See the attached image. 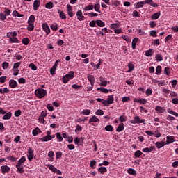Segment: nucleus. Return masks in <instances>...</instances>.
I'll use <instances>...</instances> for the list:
<instances>
[{"instance_id":"36","label":"nucleus","mask_w":178,"mask_h":178,"mask_svg":"<svg viewBox=\"0 0 178 178\" xmlns=\"http://www.w3.org/2000/svg\"><path fill=\"white\" fill-rule=\"evenodd\" d=\"M128 68L129 70L127 71V73H130V72H133V70H134V65H133V63L129 62L128 63Z\"/></svg>"},{"instance_id":"28","label":"nucleus","mask_w":178,"mask_h":178,"mask_svg":"<svg viewBox=\"0 0 178 178\" xmlns=\"http://www.w3.org/2000/svg\"><path fill=\"white\" fill-rule=\"evenodd\" d=\"M98 172L101 173V175H104V173H106L108 172V169L106 167H100L98 168Z\"/></svg>"},{"instance_id":"59","label":"nucleus","mask_w":178,"mask_h":178,"mask_svg":"<svg viewBox=\"0 0 178 178\" xmlns=\"http://www.w3.org/2000/svg\"><path fill=\"white\" fill-rule=\"evenodd\" d=\"M154 137H156V138H159V137H161V136H162V135L161 134V133H159V131H158V130L154 131Z\"/></svg>"},{"instance_id":"29","label":"nucleus","mask_w":178,"mask_h":178,"mask_svg":"<svg viewBox=\"0 0 178 178\" xmlns=\"http://www.w3.org/2000/svg\"><path fill=\"white\" fill-rule=\"evenodd\" d=\"M65 76L67 77L68 79L72 80V79L74 78V72L73 71L69 72V73L67 74Z\"/></svg>"},{"instance_id":"51","label":"nucleus","mask_w":178,"mask_h":178,"mask_svg":"<svg viewBox=\"0 0 178 178\" xmlns=\"http://www.w3.org/2000/svg\"><path fill=\"white\" fill-rule=\"evenodd\" d=\"M29 26H27L28 31H33L34 30V24H28Z\"/></svg>"},{"instance_id":"31","label":"nucleus","mask_w":178,"mask_h":178,"mask_svg":"<svg viewBox=\"0 0 178 178\" xmlns=\"http://www.w3.org/2000/svg\"><path fill=\"white\" fill-rule=\"evenodd\" d=\"M34 22H35V17L32 15L28 19V24H34Z\"/></svg>"},{"instance_id":"56","label":"nucleus","mask_w":178,"mask_h":178,"mask_svg":"<svg viewBox=\"0 0 178 178\" xmlns=\"http://www.w3.org/2000/svg\"><path fill=\"white\" fill-rule=\"evenodd\" d=\"M2 67L4 70H6V69H8V67H9V63L8 62H3L2 63Z\"/></svg>"},{"instance_id":"12","label":"nucleus","mask_w":178,"mask_h":178,"mask_svg":"<svg viewBox=\"0 0 178 178\" xmlns=\"http://www.w3.org/2000/svg\"><path fill=\"white\" fill-rule=\"evenodd\" d=\"M41 5V2L39 0H35L33 2V10L37 11Z\"/></svg>"},{"instance_id":"14","label":"nucleus","mask_w":178,"mask_h":178,"mask_svg":"<svg viewBox=\"0 0 178 178\" xmlns=\"http://www.w3.org/2000/svg\"><path fill=\"white\" fill-rule=\"evenodd\" d=\"M42 29L47 35L49 34V33H51V29L47 24H42Z\"/></svg>"},{"instance_id":"23","label":"nucleus","mask_w":178,"mask_h":178,"mask_svg":"<svg viewBox=\"0 0 178 178\" xmlns=\"http://www.w3.org/2000/svg\"><path fill=\"white\" fill-rule=\"evenodd\" d=\"M144 1H139V2H137L134 4V8L135 9H138L140 8H143V6H144Z\"/></svg>"},{"instance_id":"34","label":"nucleus","mask_w":178,"mask_h":178,"mask_svg":"<svg viewBox=\"0 0 178 178\" xmlns=\"http://www.w3.org/2000/svg\"><path fill=\"white\" fill-rule=\"evenodd\" d=\"M40 141H42V143H46L47 141H51V137L49 136H46L43 138H40Z\"/></svg>"},{"instance_id":"19","label":"nucleus","mask_w":178,"mask_h":178,"mask_svg":"<svg viewBox=\"0 0 178 178\" xmlns=\"http://www.w3.org/2000/svg\"><path fill=\"white\" fill-rule=\"evenodd\" d=\"M10 44H19V39L16 37H11L9 38L8 40Z\"/></svg>"},{"instance_id":"20","label":"nucleus","mask_w":178,"mask_h":178,"mask_svg":"<svg viewBox=\"0 0 178 178\" xmlns=\"http://www.w3.org/2000/svg\"><path fill=\"white\" fill-rule=\"evenodd\" d=\"M167 140H166V144L169 145V144H172V143H175V138L172 136H168L166 137Z\"/></svg>"},{"instance_id":"8","label":"nucleus","mask_w":178,"mask_h":178,"mask_svg":"<svg viewBox=\"0 0 178 178\" xmlns=\"http://www.w3.org/2000/svg\"><path fill=\"white\" fill-rule=\"evenodd\" d=\"M143 3L145 5H150V6H152L153 8H157L158 4L154 3L152 0H145L143 1Z\"/></svg>"},{"instance_id":"40","label":"nucleus","mask_w":178,"mask_h":178,"mask_svg":"<svg viewBox=\"0 0 178 178\" xmlns=\"http://www.w3.org/2000/svg\"><path fill=\"white\" fill-rule=\"evenodd\" d=\"M104 130H106V131H110L112 133V131H113V127L111 124H108L104 127Z\"/></svg>"},{"instance_id":"53","label":"nucleus","mask_w":178,"mask_h":178,"mask_svg":"<svg viewBox=\"0 0 178 178\" xmlns=\"http://www.w3.org/2000/svg\"><path fill=\"white\" fill-rule=\"evenodd\" d=\"M82 130H83V128H81V126H80V125H79V124H77V125L76 126L75 133H76V134H79V131H81Z\"/></svg>"},{"instance_id":"16","label":"nucleus","mask_w":178,"mask_h":178,"mask_svg":"<svg viewBox=\"0 0 178 178\" xmlns=\"http://www.w3.org/2000/svg\"><path fill=\"white\" fill-rule=\"evenodd\" d=\"M83 142L84 139L83 138H75L74 139V144H76V145H81Z\"/></svg>"},{"instance_id":"61","label":"nucleus","mask_w":178,"mask_h":178,"mask_svg":"<svg viewBox=\"0 0 178 178\" xmlns=\"http://www.w3.org/2000/svg\"><path fill=\"white\" fill-rule=\"evenodd\" d=\"M163 92L164 93L165 97L168 96V94H169V92L170 91L169 89L168 88H163L162 89Z\"/></svg>"},{"instance_id":"50","label":"nucleus","mask_w":178,"mask_h":178,"mask_svg":"<svg viewBox=\"0 0 178 178\" xmlns=\"http://www.w3.org/2000/svg\"><path fill=\"white\" fill-rule=\"evenodd\" d=\"M156 74H161L162 73V67L161 65L156 67Z\"/></svg>"},{"instance_id":"55","label":"nucleus","mask_w":178,"mask_h":178,"mask_svg":"<svg viewBox=\"0 0 178 178\" xmlns=\"http://www.w3.org/2000/svg\"><path fill=\"white\" fill-rule=\"evenodd\" d=\"M7 159H8V161H11V162H16V161H17V158L13 156H8Z\"/></svg>"},{"instance_id":"9","label":"nucleus","mask_w":178,"mask_h":178,"mask_svg":"<svg viewBox=\"0 0 178 178\" xmlns=\"http://www.w3.org/2000/svg\"><path fill=\"white\" fill-rule=\"evenodd\" d=\"M1 170L3 175H5V173H9L10 172V168L8 165H3L1 167Z\"/></svg>"},{"instance_id":"25","label":"nucleus","mask_w":178,"mask_h":178,"mask_svg":"<svg viewBox=\"0 0 178 178\" xmlns=\"http://www.w3.org/2000/svg\"><path fill=\"white\" fill-rule=\"evenodd\" d=\"M124 130V124L121 123L118 125V127L116 129V131L118 133H120V131H123Z\"/></svg>"},{"instance_id":"1","label":"nucleus","mask_w":178,"mask_h":178,"mask_svg":"<svg viewBox=\"0 0 178 178\" xmlns=\"http://www.w3.org/2000/svg\"><path fill=\"white\" fill-rule=\"evenodd\" d=\"M47 93H48V91H47V90L43 88H37L35 90V97H37V98H39V99H41L47 97Z\"/></svg>"},{"instance_id":"35","label":"nucleus","mask_w":178,"mask_h":178,"mask_svg":"<svg viewBox=\"0 0 178 178\" xmlns=\"http://www.w3.org/2000/svg\"><path fill=\"white\" fill-rule=\"evenodd\" d=\"M97 91H101V92H104V94H108L109 92V90L102 87L97 88Z\"/></svg>"},{"instance_id":"26","label":"nucleus","mask_w":178,"mask_h":178,"mask_svg":"<svg viewBox=\"0 0 178 178\" xmlns=\"http://www.w3.org/2000/svg\"><path fill=\"white\" fill-rule=\"evenodd\" d=\"M26 162V156H22L19 160L17 161V165L22 166V163H24Z\"/></svg>"},{"instance_id":"10","label":"nucleus","mask_w":178,"mask_h":178,"mask_svg":"<svg viewBox=\"0 0 178 178\" xmlns=\"http://www.w3.org/2000/svg\"><path fill=\"white\" fill-rule=\"evenodd\" d=\"M152 82L154 83V84L159 85V87L166 86V83H165V80L158 81L156 79H153Z\"/></svg>"},{"instance_id":"5","label":"nucleus","mask_w":178,"mask_h":178,"mask_svg":"<svg viewBox=\"0 0 178 178\" xmlns=\"http://www.w3.org/2000/svg\"><path fill=\"white\" fill-rule=\"evenodd\" d=\"M155 111L157 113H165V112H166V108L161 106H156L155 107Z\"/></svg>"},{"instance_id":"63","label":"nucleus","mask_w":178,"mask_h":178,"mask_svg":"<svg viewBox=\"0 0 178 178\" xmlns=\"http://www.w3.org/2000/svg\"><path fill=\"white\" fill-rule=\"evenodd\" d=\"M132 16L133 17H140V13L137 10H134L133 11Z\"/></svg>"},{"instance_id":"27","label":"nucleus","mask_w":178,"mask_h":178,"mask_svg":"<svg viewBox=\"0 0 178 178\" xmlns=\"http://www.w3.org/2000/svg\"><path fill=\"white\" fill-rule=\"evenodd\" d=\"M40 133H41V129H40V128H38V127H36L35 129H33L32 131V134L34 136H38V134H40Z\"/></svg>"},{"instance_id":"47","label":"nucleus","mask_w":178,"mask_h":178,"mask_svg":"<svg viewBox=\"0 0 178 178\" xmlns=\"http://www.w3.org/2000/svg\"><path fill=\"white\" fill-rule=\"evenodd\" d=\"M143 155V152L140 150H137L134 152L135 158H140Z\"/></svg>"},{"instance_id":"39","label":"nucleus","mask_w":178,"mask_h":178,"mask_svg":"<svg viewBox=\"0 0 178 178\" xmlns=\"http://www.w3.org/2000/svg\"><path fill=\"white\" fill-rule=\"evenodd\" d=\"M154 55V49H149L145 51V56H152Z\"/></svg>"},{"instance_id":"60","label":"nucleus","mask_w":178,"mask_h":178,"mask_svg":"<svg viewBox=\"0 0 178 178\" xmlns=\"http://www.w3.org/2000/svg\"><path fill=\"white\" fill-rule=\"evenodd\" d=\"M0 20H6V15L3 13H0Z\"/></svg>"},{"instance_id":"57","label":"nucleus","mask_w":178,"mask_h":178,"mask_svg":"<svg viewBox=\"0 0 178 178\" xmlns=\"http://www.w3.org/2000/svg\"><path fill=\"white\" fill-rule=\"evenodd\" d=\"M140 112H141V113H148V110L143 106H140Z\"/></svg>"},{"instance_id":"38","label":"nucleus","mask_w":178,"mask_h":178,"mask_svg":"<svg viewBox=\"0 0 178 178\" xmlns=\"http://www.w3.org/2000/svg\"><path fill=\"white\" fill-rule=\"evenodd\" d=\"M96 24L99 27H105V22H104L102 20H96Z\"/></svg>"},{"instance_id":"2","label":"nucleus","mask_w":178,"mask_h":178,"mask_svg":"<svg viewBox=\"0 0 178 178\" xmlns=\"http://www.w3.org/2000/svg\"><path fill=\"white\" fill-rule=\"evenodd\" d=\"M130 123L131 124H140L141 123H144V124H145V120L141 119L140 116L136 115L134 118V120H130Z\"/></svg>"},{"instance_id":"22","label":"nucleus","mask_w":178,"mask_h":178,"mask_svg":"<svg viewBox=\"0 0 178 178\" xmlns=\"http://www.w3.org/2000/svg\"><path fill=\"white\" fill-rule=\"evenodd\" d=\"M160 16H161V12H157V13H154L151 16V19H152V20H158V19H159Z\"/></svg>"},{"instance_id":"6","label":"nucleus","mask_w":178,"mask_h":178,"mask_svg":"<svg viewBox=\"0 0 178 178\" xmlns=\"http://www.w3.org/2000/svg\"><path fill=\"white\" fill-rule=\"evenodd\" d=\"M67 13L68 16H70V17H73L74 16L73 8L70 4L67 5Z\"/></svg>"},{"instance_id":"21","label":"nucleus","mask_w":178,"mask_h":178,"mask_svg":"<svg viewBox=\"0 0 178 178\" xmlns=\"http://www.w3.org/2000/svg\"><path fill=\"white\" fill-rule=\"evenodd\" d=\"M155 150V146H151L150 147H145L142 149L143 152H152Z\"/></svg>"},{"instance_id":"64","label":"nucleus","mask_w":178,"mask_h":178,"mask_svg":"<svg viewBox=\"0 0 178 178\" xmlns=\"http://www.w3.org/2000/svg\"><path fill=\"white\" fill-rule=\"evenodd\" d=\"M147 102V101L145 99H139V104H141L142 105H145Z\"/></svg>"},{"instance_id":"32","label":"nucleus","mask_w":178,"mask_h":178,"mask_svg":"<svg viewBox=\"0 0 178 178\" xmlns=\"http://www.w3.org/2000/svg\"><path fill=\"white\" fill-rule=\"evenodd\" d=\"M12 118V113L8 112L6 114H4V116L3 117V120H9Z\"/></svg>"},{"instance_id":"11","label":"nucleus","mask_w":178,"mask_h":178,"mask_svg":"<svg viewBox=\"0 0 178 178\" xmlns=\"http://www.w3.org/2000/svg\"><path fill=\"white\" fill-rule=\"evenodd\" d=\"M88 123L89 124H90V123H99V118H97V116L93 115L89 119Z\"/></svg>"},{"instance_id":"15","label":"nucleus","mask_w":178,"mask_h":178,"mask_svg":"<svg viewBox=\"0 0 178 178\" xmlns=\"http://www.w3.org/2000/svg\"><path fill=\"white\" fill-rule=\"evenodd\" d=\"M165 145H166V143H165V142L163 141L155 143V146L156 147V148H158V149L162 148L163 147H165Z\"/></svg>"},{"instance_id":"7","label":"nucleus","mask_w":178,"mask_h":178,"mask_svg":"<svg viewBox=\"0 0 178 178\" xmlns=\"http://www.w3.org/2000/svg\"><path fill=\"white\" fill-rule=\"evenodd\" d=\"M76 16H77V20H79V22L85 20L86 19V17L83 15V12L80 10L77 11Z\"/></svg>"},{"instance_id":"45","label":"nucleus","mask_w":178,"mask_h":178,"mask_svg":"<svg viewBox=\"0 0 178 178\" xmlns=\"http://www.w3.org/2000/svg\"><path fill=\"white\" fill-rule=\"evenodd\" d=\"M13 16H15V17H23L24 16L23 14L19 13V12L15 10L13 12Z\"/></svg>"},{"instance_id":"43","label":"nucleus","mask_w":178,"mask_h":178,"mask_svg":"<svg viewBox=\"0 0 178 178\" xmlns=\"http://www.w3.org/2000/svg\"><path fill=\"white\" fill-rule=\"evenodd\" d=\"M127 173H129V175H132L133 176H136V175H137V172L133 168H129L127 170Z\"/></svg>"},{"instance_id":"42","label":"nucleus","mask_w":178,"mask_h":178,"mask_svg":"<svg viewBox=\"0 0 178 178\" xmlns=\"http://www.w3.org/2000/svg\"><path fill=\"white\" fill-rule=\"evenodd\" d=\"M45 8L47 9H52L54 8V3L52 1H49L45 4Z\"/></svg>"},{"instance_id":"37","label":"nucleus","mask_w":178,"mask_h":178,"mask_svg":"<svg viewBox=\"0 0 178 178\" xmlns=\"http://www.w3.org/2000/svg\"><path fill=\"white\" fill-rule=\"evenodd\" d=\"M58 13L59 14V16L60 19H66V14L63 11H60V10H58Z\"/></svg>"},{"instance_id":"46","label":"nucleus","mask_w":178,"mask_h":178,"mask_svg":"<svg viewBox=\"0 0 178 178\" xmlns=\"http://www.w3.org/2000/svg\"><path fill=\"white\" fill-rule=\"evenodd\" d=\"M81 113V115H85L86 116H88V115H90V113H91V110L85 109V110H83Z\"/></svg>"},{"instance_id":"54","label":"nucleus","mask_w":178,"mask_h":178,"mask_svg":"<svg viewBox=\"0 0 178 178\" xmlns=\"http://www.w3.org/2000/svg\"><path fill=\"white\" fill-rule=\"evenodd\" d=\"M29 42H30V40H29L28 38H24L22 39V44L24 45H27L28 44H29Z\"/></svg>"},{"instance_id":"33","label":"nucleus","mask_w":178,"mask_h":178,"mask_svg":"<svg viewBox=\"0 0 178 178\" xmlns=\"http://www.w3.org/2000/svg\"><path fill=\"white\" fill-rule=\"evenodd\" d=\"M93 8L95 12H98L99 13H101V10H99L101 8V5L99 4V3H97L96 4H95L93 6Z\"/></svg>"},{"instance_id":"18","label":"nucleus","mask_w":178,"mask_h":178,"mask_svg":"<svg viewBox=\"0 0 178 178\" xmlns=\"http://www.w3.org/2000/svg\"><path fill=\"white\" fill-rule=\"evenodd\" d=\"M9 86L11 88H16V87H17V82L13 79H10L9 81Z\"/></svg>"},{"instance_id":"13","label":"nucleus","mask_w":178,"mask_h":178,"mask_svg":"<svg viewBox=\"0 0 178 178\" xmlns=\"http://www.w3.org/2000/svg\"><path fill=\"white\" fill-rule=\"evenodd\" d=\"M88 80L90 81L91 86H94L95 84V78L94 77L93 75L91 74H88Z\"/></svg>"},{"instance_id":"41","label":"nucleus","mask_w":178,"mask_h":178,"mask_svg":"<svg viewBox=\"0 0 178 178\" xmlns=\"http://www.w3.org/2000/svg\"><path fill=\"white\" fill-rule=\"evenodd\" d=\"M15 168H17V172L18 173H24V170H23V165H16Z\"/></svg>"},{"instance_id":"52","label":"nucleus","mask_w":178,"mask_h":178,"mask_svg":"<svg viewBox=\"0 0 178 178\" xmlns=\"http://www.w3.org/2000/svg\"><path fill=\"white\" fill-rule=\"evenodd\" d=\"M164 74H166V76L170 75V68L168 67H165L164 69Z\"/></svg>"},{"instance_id":"3","label":"nucleus","mask_w":178,"mask_h":178,"mask_svg":"<svg viewBox=\"0 0 178 178\" xmlns=\"http://www.w3.org/2000/svg\"><path fill=\"white\" fill-rule=\"evenodd\" d=\"M113 101H115V98L113 97V95L108 97L106 100L103 101L104 106H109L111 104H113Z\"/></svg>"},{"instance_id":"49","label":"nucleus","mask_w":178,"mask_h":178,"mask_svg":"<svg viewBox=\"0 0 178 178\" xmlns=\"http://www.w3.org/2000/svg\"><path fill=\"white\" fill-rule=\"evenodd\" d=\"M95 114H96L97 116H103L104 115V111L102 109H98L95 112Z\"/></svg>"},{"instance_id":"58","label":"nucleus","mask_w":178,"mask_h":178,"mask_svg":"<svg viewBox=\"0 0 178 178\" xmlns=\"http://www.w3.org/2000/svg\"><path fill=\"white\" fill-rule=\"evenodd\" d=\"M49 170H51V172H54V173H56V170H58L56 168H55V166L52 165H49Z\"/></svg>"},{"instance_id":"17","label":"nucleus","mask_w":178,"mask_h":178,"mask_svg":"<svg viewBox=\"0 0 178 178\" xmlns=\"http://www.w3.org/2000/svg\"><path fill=\"white\" fill-rule=\"evenodd\" d=\"M99 81H100V86H102L103 87H106V86H108V81L105 80V78L100 76Z\"/></svg>"},{"instance_id":"30","label":"nucleus","mask_w":178,"mask_h":178,"mask_svg":"<svg viewBox=\"0 0 178 178\" xmlns=\"http://www.w3.org/2000/svg\"><path fill=\"white\" fill-rule=\"evenodd\" d=\"M155 60H156L157 62H162V60H163V57L162 56V55L156 54L155 55Z\"/></svg>"},{"instance_id":"44","label":"nucleus","mask_w":178,"mask_h":178,"mask_svg":"<svg viewBox=\"0 0 178 178\" xmlns=\"http://www.w3.org/2000/svg\"><path fill=\"white\" fill-rule=\"evenodd\" d=\"M50 27L53 31H58V29H59L56 23L52 24Z\"/></svg>"},{"instance_id":"48","label":"nucleus","mask_w":178,"mask_h":178,"mask_svg":"<svg viewBox=\"0 0 178 178\" xmlns=\"http://www.w3.org/2000/svg\"><path fill=\"white\" fill-rule=\"evenodd\" d=\"M94 10V6L92 4L88 5V6H86L83 8V10L88 11V10Z\"/></svg>"},{"instance_id":"24","label":"nucleus","mask_w":178,"mask_h":178,"mask_svg":"<svg viewBox=\"0 0 178 178\" xmlns=\"http://www.w3.org/2000/svg\"><path fill=\"white\" fill-rule=\"evenodd\" d=\"M56 137L58 143H62V141H63V137L62 136V134H60V132H57L56 134Z\"/></svg>"},{"instance_id":"4","label":"nucleus","mask_w":178,"mask_h":178,"mask_svg":"<svg viewBox=\"0 0 178 178\" xmlns=\"http://www.w3.org/2000/svg\"><path fill=\"white\" fill-rule=\"evenodd\" d=\"M28 154V159L31 162L33 161V158H34V150H33L31 147H29Z\"/></svg>"},{"instance_id":"62","label":"nucleus","mask_w":178,"mask_h":178,"mask_svg":"<svg viewBox=\"0 0 178 178\" xmlns=\"http://www.w3.org/2000/svg\"><path fill=\"white\" fill-rule=\"evenodd\" d=\"M146 95L149 97V95H152V89L148 88L146 90Z\"/></svg>"}]
</instances>
